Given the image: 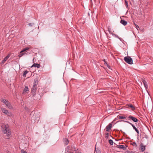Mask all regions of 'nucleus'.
Here are the masks:
<instances>
[{"label": "nucleus", "mask_w": 153, "mask_h": 153, "mask_svg": "<svg viewBox=\"0 0 153 153\" xmlns=\"http://www.w3.org/2000/svg\"><path fill=\"white\" fill-rule=\"evenodd\" d=\"M134 25H136V24H135V23L134 22Z\"/></svg>", "instance_id": "obj_43"}, {"label": "nucleus", "mask_w": 153, "mask_h": 153, "mask_svg": "<svg viewBox=\"0 0 153 153\" xmlns=\"http://www.w3.org/2000/svg\"><path fill=\"white\" fill-rule=\"evenodd\" d=\"M135 27L137 29V30H138V29H139V26L137 25H135Z\"/></svg>", "instance_id": "obj_33"}, {"label": "nucleus", "mask_w": 153, "mask_h": 153, "mask_svg": "<svg viewBox=\"0 0 153 153\" xmlns=\"http://www.w3.org/2000/svg\"><path fill=\"white\" fill-rule=\"evenodd\" d=\"M24 55V53H21V51L20 52V54H19L18 56L20 58L23 55Z\"/></svg>", "instance_id": "obj_25"}, {"label": "nucleus", "mask_w": 153, "mask_h": 153, "mask_svg": "<svg viewBox=\"0 0 153 153\" xmlns=\"http://www.w3.org/2000/svg\"><path fill=\"white\" fill-rule=\"evenodd\" d=\"M108 31L109 33L111 34H112V33H113L112 32V31L111 30V29L109 28H108Z\"/></svg>", "instance_id": "obj_31"}, {"label": "nucleus", "mask_w": 153, "mask_h": 153, "mask_svg": "<svg viewBox=\"0 0 153 153\" xmlns=\"http://www.w3.org/2000/svg\"><path fill=\"white\" fill-rule=\"evenodd\" d=\"M7 60L6 58H4V59L2 61L1 64L2 65L4 64Z\"/></svg>", "instance_id": "obj_26"}, {"label": "nucleus", "mask_w": 153, "mask_h": 153, "mask_svg": "<svg viewBox=\"0 0 153 153\" xmlns=\"http://www.w3.org/2000/svg\"><path fill=\"white\" fill-rule=\"evenodd\" d=\"M143 82L144 85L145 87L146 88H147V83L146 82V81L145 80H143Z\"/></svg>", "instance_id": "obj_20"}, {"label": "nucleus", "mask_w": 153, "mask_h": 153, "mask_svg": "<svg viewBox=\"0 0 153 153\" xmlns=\"http://www.w3.org/2000/svg\"><path fill=\"white\" fill-rule=\"evenodd\" d=\"M140 149L141 152H143L146 149V146H143V143H141L140 146Z\"/></svg>", "instance_id": "obj_7"}, {"label": "nucleus", "mask_w": 153, "mask_h": 153, "mask_svg": "<svg viewBox=\"0 0 153 153\" xmlns=\"http://www.w3.org/2000/svg\"><path fill=\"white\" fill-rule=\"evenodd\" d=\"M5 105L7 107L10 109H12L13 108L10 103L8 101L7 102L6 104Z\"/></svg>", "instance_id": "obj_8"}, {"label": "nucleus", "mask_w": 153, "mask_h": 153, "mask_svg": "<svg viewBox=\"0 0 153 153\" xmlns=\"http://www.w3.org/2000/svg\"><path fill=\"white\" fill-rule=\"evenodd\" d=\"M128 153H134V152H132V151H128Z\"/></svg>", "instance_id": "obj_37"}, {"label": "nucleus", "mask_w": 153, "mask_h": 153, "mask_svg": "<svg viewBox=\"0 0 153 153\" xmlns=\"http://www.w3.org/2000/svg\"><path fill=\"white\" fill-rule=\"evenodd\" d=\"M112 35L113 36H114V37H116V38H118V36L117 35H116V34H114V33H112Z\"/></svg>", "instance_id": "obj_30"}, {"label": "nucleus", "mask_w": 153, "mask_h": 153, "mask_svg": "<svg viewBox=\"0 0 153 153\" xmlns=\"http://www.w3.org/2000/svg\"><path fill=\"white\" fill-rule=\"evenodd\" d=\"M28 91V88L27 86H26L24 90L23 93L24 94L25 93H27V91Z\"/></svg>", "instance_id": "obj_15"}, {"label": "nucleus", "mask_w": 153, "mask_h": 153, "mask_svg": "<svg viewBox=\"0 0 153 153\" xmlns=\"http://www.w3.org/2000/svg\"><path fill=\"white\" fill-rule=\"evenodd\" d=\"M70 153H73V152H70Z\"/></svg>", "instance_id": "obj_45"}, {"label": "nucleus", "mask_w": 153, "mask_h": 153, "mask_svg": "<svg viewBox=\"0 0 153 153\" xmlns=\"http://www.w3.org/2000/svg\"><path fill=\"white\" fill-rule=\"evenodd\" d=\"M64 143L66 145H67L69 143L68 140L66 138H64L63 139Z\"/></svg>", "instance_id": "obj_16"}, {"label": "nucleus", "mask_w": 153, "mask_h": 153, "mask_svg": "<svg viewBox=\"0 0 153 153\" xmlns=\"http://www.w3.org/2000/svg\"><path fill=\"white\" fill-rule=\"evenodd\" d=\"M40 66H41L39 64H38L37 63H35L31 67H34L39 68L40 67Z\"/></svg>", "instance_id": "obj_13"}, {"label": "nucleus", "mask_w": 153, "mask_h": 153, "mask_svg": "<svg viewBox=\"0 0 153 153\" xmlns=\"http://www.w3.org/2000/svg\"><path fill=\"white\" fill-rule=\"evenodd\" d=\"M1 110L2 112L5 114H7V113L8 112V111L7 110L6 108H1Z\"/></svg>", "instance_id": "obj_14"}, {"label": "nucleus", "mask_w": 153, "mask_h": 153, "mask_svg": "<svg viewBox=\"0 0 153 153\" xmlns=\"http://www.w3.org/2000/svg\"><path fill=\"white\" fill-rule=\"evenodd\" d=\"M132 145L134 146H135V147L137 146V145L135 142H133V143H132Z\"/></svg>", "instance_id": "obj_29"}, {"label": "nucleus", "mask_w": 153, "mask_h": 153, "mask_svg": "<svg viewBox=\"0 0 153 153\" xmlns=\"http://www.w3.org/2000/svg\"><path fill=\"white\" fill-rule=\"evenodd\" d=\"M125 4L126 6L127 7H128V3L127 2V1L126 0H125Z\"/></svg>", "instance_id": "obj_32"}, {"label": "nucleus", "mask_w": 153, "mask_h": 153, "mask_svg": "<svg viewBox=\"0 0 153 153\" xmlns=\"http://www.w3.org/2000/svg\"><path fill=\"white\" fill-rule=\"evenodd\" d=\"M34 59H35V58H33V61H34Z\"/></svg>", "instance_id": "obj_44"}, {"label": "nucleus", "mask_w": 153, "mask_h": 153, "mask_svg": "<svg viewBox=\"0 0 153 153\" xmlns=\"http://www.w3.org/2000/svg\"><path fill=\"white\" fill-rule=\"evenodd\" d=\"M32 94L33 95V98L34 100H40L41 98V94H40L39 93V91L38 93H35Z\"/></svg>", "instance_id": "obj_3"}, {"label": "nucleus", "mask_w": 153, "mask_h": 153, "mask_svg": "<svg viewBox=\"0 0 153 153\" xmlns=\"http://www.w3.org/2000/svg\"><path fill=\"white\" fill-rule=\"evenodd\" d=\"M28 71L27 70L25 71H24V73L23 74V76L24 77H26V74L28 72Z\"/></svg>", "instance_id": "obj_21"}, {"label": "nucleus", "mask_w": 153, "mask_h": 153, "mask_svg": "<svg viewBox=\"0 0 153 153\" xmlns=\"http://www.w3.org/2000/svg\"><path fill=\"white\" fill-rule=\"evenodd\" d=\"M29 49V48L28 47H26L24 48H23L22 50L21 51V53H23V52H25L27 50H28Z\"/></svg>", "instance_id": "obj_18"}, {"label": "nucleus", "mask_w": 153, "mask_h": 153, "mask_svg": "<svg viewBox=\"0 0 153 153\" xmlns=\"http://www.w3.org/2000/svg\"><path fill=\"white\" fill-rule=\"evenodd\" d=\"M38 79L37 78H36L34 80L33 85V86H34L35 87H37V86L38 84Z\"/></svg>", "instance_id": "obj_11"}, {"label": "nucleus", "mask_w": 153, "mask_h": 153, "mask_svg": "<svg viewBox=\"0 0 153 153\" xmlns=\"http://www.w3.org/2000/svg\"><path fill=\"white\" fill-rule=\"evenodd\" d=\"M124 61L127 63L131 65L133 64V60L130 57L128 56H126L124 59Z\"/></svg>", "instance_id": "obj_2"}, {"label": "nucleus", "mask_w": 153, "mask_h": 153, "mask_svg": "<svg viewBox=\"0 0 153 153\" xmlns=\"http://www.w3.org/2000/svg\"><path fill=\"white\" fill-rule=\"evenodd\" d=\"M103 61L106 63V62L105 59H104Z\"/></svg>", "instance_id": "obj_40"}, {"label": "nucleus", "mask_w": 153, "mask_h": 153, "mask_svg": "<svg viewBox=\"0 0 153 153\" xmlns=\"http://www.w3.org/2000/svg\"><path fill=\"white\" fill-rule=\"evenodd\" d=\"M6 114L7 116L11 117L13 116L12 114L10 112H8L7 113V114Z\"/></svg>", "instance_id": "obj_24"}, {"label": "nucleus", "mask_w": 153, "mask_h": 153, "mask_svg": "<svg viewBox=\"0 0 153 153\" xmlns=\"http://www.w3.org/2000/svg\"><path fill=\"white\" fill-rule=\"evenodd\" d=\"M23 53H24V55L25 54H27V53H26L25 52H23Z\"/></svg>", "instance_id": "obj_39"}, {"label": "nucleus", "mask_w": 153, "mask_h": 153, "mask_svg": "<svg viewBox=\"0 0 153 153\" xmlns=\"http://www.w3.org/2000/svg\"><path fill=\"white\" fill-rule=\"evenodd\" d=\"M10 56L9 55H7V56H6L5 58H6L7 59H8L9 58Z\"/></svg>", "instance_id": "obj_36"}, {"label": "nucleus", "mask_w": 153, "mask_h": 153, "mask_svg": "<svg viewBox=\"0 0 153 153\" xmlns=\"http://www.w3.org/2000/svg\"><path fill=\"white\" fill-rule=\"evenodd\" d=\"M1 129L2 132L6 135L4 136V138L7 139H9L11 137V132L10 131L8 125L4 124H2L1 126Z\"/></svg>", "instance_id": "obj_1"}, {"label": "nucleus", "mask_w": 153, "mask_h": 153, "mask_svg": "<svg viewBox=\"0 0 153 153\" xmlns=\"http://www.w3.org/2000/svg\"><path fill=\"white\" fill-rule=\"evenodd\" d=\"M118 38L120 40H121V41H122V39L121 38H120L119 37V36H118Z\"/></svg>", "instance_id": "obj_38"}, {"label": "nucleus", "mask_w": 153, "mask_h": 153, "mask_svg": "<svg viewBox=\"0 0 153 153\" xmlns=\"http://www.w3.org/2000/svg\"><path fill=\"white\" fill-rule=\"evenodd\" d=\"M37 88V87H35L34 86H33L32 88H31V94L36 93V91Z\"/></svg>", "instance_id": "obj_9"}, {"label": "nucleus", "mask_w": 153, "mask_h": 153, "mask_svg": "<svg viewBox=\"0 0 153 153\" xmlns=\"http://www.w3.org/2000/svg\"><path fill=\"white\" fill-rule=\"evenodd\" d=\"M128 107L131 108L132 110H134L135 109V107L132 104H129L128 105Z\"/></svg>", "instance_id": "obj_19"}, {"label": "nucleus", "mask_w": 153, "mask_h": 153, "mask_svg": "<svg viewBox=\"0 0 153 153\" xmlns=\"http://www.w3.org/2000/svg\"><path fill=\"white\" fill-rule=\"evenodd\" d=\"M145 137L146 138H147V136H145Z\"/></svg>", "instance_id": "obj_42"}, {"label": "nucleus", "mask_w": 153, "mask_h": 153, "mask_svg": "<svg viewBox=\"0 0 153 153\" xmlns=\"http://www.w3.org/2000/svg\"><path fill=\"white\" fill-rule=\"evenodd\" d=\"M105 137L106 139L108 138L109 137V134L108 133H105Z\"/></svg>", "instance_id": "obj_28"}, {"label": "nucleus", "mask_w": 153, "mask_h": 153, "mask_svg": "<svg viewBox=\"0 0 153 153\" xmlns=\"http://www.w3.org/2000/svg\"><path fill=\"white\" fill-rule=\"evenodd\" d=\"M1 102H3V103L5 104V105L7 102L8 101L6 99H4L3 98H1Z\"/></svg>", "instance_id": "obj_17"}, {"label": "nucleus", "mask_w": 153, "mask_h": 153, "mask_svg": "<svg viewBox=\"0 0 153 153\" xmlns=\"http://www.w3.org/2000/svg\"><path fill=\"white\" fill-rule=\"evenodd\" d=\"M144 153H148V152H144Z\"/></svg>", "instance_id": "obj_41"}, {"label": "nucleus", "mask_w": 153, "mask_h": 153, "mask_svg": "<svg viewBox=\"0 0 153 153\" xmlns=\"http://www.w3.org/2000/svg\"><path fill=\"white\" fill-rule=\"evenodd\" d=\"M108 142L111 145H112L113 143V141L111 139L109 140Z\"/></svg>", "instance_id": "obj_27"}, {"label": "nucleus", "mask_w": 153, "mask_h": 153, "mask_svg": "<svg viewBox=\"0 0 153 153\" xmlns=\"http://www.w3.org/2000/svg\"><path fill=\"white\" fill-rule=\"evenodd\" d=\"M118 118L119 119H126V117L123 116L122 115H119L118 116Z\"/></svg>", "instance_id": "obj_23"}, {"label": "nucleus", "mask_w": 153, "mask_h": 153, "mask_svg": "<svg viewBox=\"0 0 153 153\" xmlns=\"http://www.w3.org/2000/svg\"><path fill=\"white\" fill-rule=\"evenodd\" d=\"M121 23L123 24V25L125 26L127 25V21H125L124 20H121L120 22Z\"/></svg>", "instance_id": "obj_12"}, {"label": "nucleus", "mask_w": 153, "mask_h": 153, "mask_svg": "<svg viewBox=\"0 0 153 153\" xmlns=\"http://www.w3.org/2000/svg\"><path fill=\"white\" fill-rule=\"evenodd\" d=\"M95 151L96 153H101V151L98 148H97L96 147L95 148Z\"/></svg>", "instance_id": "obj_22"}, {"label": "nucleus", "mask_w": 153, "mask_h": 153, "mask_svg": "<svg viewBox=\"0 0 153 153\" xmlns=\"http://www.w3.org/2000/svg\"><path fill=\"white\" fill-rule=\"evenodd\" d=\"M116 147L117 148L122 149L124 150H125L126 149V147L123 145H116Z\"/></svg>", "instance_id": "obj_10"}, {"label": "nucleus", "mask_w": 153, "mask_h": 153, "mask_svg": "<svg viewBox=\"0 0 153 153\" xmlns=\"http://www.w3.org/2000/svg\"><path fill=\"white\" fill-rule=\"evenodd\" d=\"M34 24V23H29V25L30 26H32Z\"/></svg>", "instance_id": "obj_35"}, {"label": "nucleus", "mask_w": 153, "mask_h": 153, "mask_svg": "<svg viewBox=\"0 0 153 153\" xmlns=\"http://www.w3.org/2000/svg\"><path fill=\"white\" fill-rule=\"evenodd\" d=\"M122 121H123L125 122L128 123H129V124H130L132 126L133 129L135 130V131L137 132V133L138 134H139V131L138 130L137 128L132 123H130V122H129L128 121L122 120Z\"/></svg>", "instance_id": "obj_4"}, {"label": "nucleus", "mask_w": 153, "mask_h": 153, "mask_svg": "<svg viewBox=\"0 0 153 153\" xmlns=\"http://www.w3.org/2000/svg\"><path fill=\"white\" fill-rule=\"evenodd\" d=\"M128 119L132 120L133 121L135 122H138V119L136 117H134L131 115H129L128 117Z\"/></svg>", "instance_id": "obj_6"}, {"label": "nucleus", "mask_w": 153, "mask_h": 153, "mask_svg": "<svg viewBox=\"0 0 153 153\" xmlns=\"http://www.w3.org/2000/svg\"><path fill=\"white\" fill-rule=\"evenodd\" d=\"M21 151L22 153H27V152L26 151H24V150H21Z\"/></svg>", "instance_id": "obj_34"}, {"label": "nucleus", "mask_w": 153, "mask_h": 153, "mask_svg": "<svg viewBox=\"0 0 153 153\" xmlns=\"http://www.w3.org/2000/svg\"><path fill=\"white\" fill-rule=\"evenodd\" d=\"M113 122L110 123L108 125L106 126L105 128V131H109L112 128V123Z\"/></svg>", "instance_id": "obj_5"}]
</instances>
